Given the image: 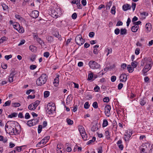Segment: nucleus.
Instances as JSON below:
<instances>
[{
  "label": "nucleus",
  "instance_id": "f257e3e1",
  "mask_svg": "<svg viewBox=\"0 0 153 153\" xmlns=\"http://www.w3.org/2000/svg\"><path fill=\"white\" fill-rule=\"evenodd\" d=\"M15 123L13 121L7 122L5 125L6 131L11 135L19 134L20 131L15 128Z\"/></svg>",
  "mask_w": 153,
  "mask_h": 153
},
{
  "label": "nucleus",
  "instance_id": "f03ea898",
  "mask_svg": "<svg viewBox=\"0 0 153 153\" xmlns=\"http://www.w3.org/2000/svg\"><path fill=\"white\" fill-rule=\"evenodd\" d=\"M152 64V59L150 58H145L142 59L141 62V65L142 66L145 65L142 71L144 74L151 69Z\"/></svg>",
  "mask_w": 153,
  "mask_h": 153
},
{
  "label": "nucleus",
  "instance_id": "7ed1b4c3",
  "mask_svg": "<svg viewBox=\"0 0 153 153\" xmlns=\"http://www.w3.org/2000/svg\"><path fill=\"white\" fill-rule=\"evenodd\" d=\"M48 79V76L45 74H42L37 79L36 81V84L38 85L41 86L46 82Z\"/></svg>",
  "mask_w": 153,
  "mask_h": 153
},
{
  "label": "nucleus",
  "instance_id": "20e7f679",
  "mask_svg": "<svg viewBox=\"0 0 153 153\" xmlns=\"http://www.w3.org/2000/svg\"><path fill=\"white\" fill-rule=\"evenodd\" d=\"M47 109L46 110L47 113L50 115L52 114L55 111V106L54 104H51L49 103L47 106Z\"/></svg>",
  "mask_w": 153,
  "mask_h": 153
},
{
  "label": "nucleus",
  "instance_id": "39448f33",
  "mask_svg": "<svg viewBox=\"0 0 153 153\" xmlns=\"http://www.w3.org/2000/svg\"><path fill=\"white\" fill-rule=\"evenodd\" d=\"M88 65L90 67L93 69H98L100 66V64H98L96 62L93 60L90 61L89 62Z\"/></svg>",
  "mask_w": 153,
  "mask_h": 153
},
{
  "label": "nucleus",
  "instance_id": "423d86ee",
  "mask_svg": "<svg viewBox=\"0 0 153 153\" xmlns=\"http://www.w3.org/2000/svg\"><path fill=\"white\" fill-rule=\"evenodd\" d=\"M75 41L79 45H82L85 42L84 40L82 39L81 35H79L76 37Z\"/></svg>",
  "mask_w": 153,
  "mask_h": 153
},
{
  "label": "nucleus",
  "instance_id": "0eeeda50",
  "mask_svg": "<svg viewBox=\"0 0 153 153\" xmlns=\"http://www.w3.org/2000/svg\"><path fill=\"white\" fill-rule=\"evenodd\" d=\"M14 28L17 30L20 33H23L24 32V30L22 27H21L19 25L16 23L14 22L13 24Z\"/></svg>",
  "mask_w": 153,
  "mask_h": 153
},
{
  "label": "nucleus",
  "instance_id": "6e6552de",
  "mask_svg": "<svg viewBox=\"0 0 153 153\" xmlns=\"http://www.w3.org/2000/svg\"><path fill=\"white\" fill-rule=\"evenodd\" d=\"M52 16L55 18L59 17L61 14V12L59 9H56L52 12Z\"/></svg>",
  "mask_w": 153,
  "mask_h": 153
},
{
  "label": "nucleus",
  "instance_id": "1a4fd4ad",
  "mask_svg": "<svg viewBox=\"0 0 153 153\" xmlns=\"http://www.w3.org/2000/svg\"><path fill=\"white\" fill-rule=\"evenodd\" d=\"M111 109V107L109 105H107L105 108V113L106 116L109 117L111 115L110 110Z\"/></svg>",
  "mask_w": 153,
  "mask_h": 153
},
{
  "label": "nucleus",
  "instance_id": "9d476101",
  "mask_svg": "<svg viewBox=\"0 0 153 153\" xmlns=\"http://www.w3.org/2000/svg\"><path fill=\"white\" fill-rule=\"evenodd\" d=\"M132 134L131 131L130 130H127L125 135V141L128 140Z\"/></svg>",
  "mask_w": 153,
  "mask_h": 153
},
{
  "label": "nucleus",
  "instance_id": "9b49d317",
  "mask_svg": "<svg viewBox=\"0 0 153 153\" xmlns=\"http://www.w3.org/2000/svg\"><path fill=\"white\" fill-rule=\"evenodd\" d=\"M127 75L125 74H123L121 75L120 77V81L121 82H125L127 80Z\"/></svg>",
  "mask_w": 153,
  "mask_h": 153
},
{
  "label": "nucleus",
  "instance_id": "f8f14e48",
  "mask_svg": "<svg viewBox=\"0 0 153 153\" xmlns=\"http://www.w3.org/2000/svg\"><path fill=\"white\" fill-rule=\"evenodd\" d=\"M39 15V12L37 10H34L31 13V16L34 18H37Z\"/></svg>",
  "mask_w": 153,
  "mask_h": 153
},
{
  "label": "nucleus",
  "instance_id": "ddd939ff",
  "mask_svg": "<svg viewBox=\"0 0 153 153\" xmlns=\"http://www.w3.org/2000/svg\"><path fill=\"white\" fill-rule=\"evenodd\" d=\"M59 75H57L56 76L55 78L54 79L53 84H54L55 86H57L59 82Z\"/></svg>",
  "mask_w": 153,
  "mask_h": 153
},
{
  "label": "nucleus",
  "instance_id": "4468645a",
  "mask_svg": "<svg viewBox=\"0 0 153 153\" xmlns=\"http://www.w3.org/2000/svg\"><path fill=\"white\" fill-rule=\"evenodd\" d=\"M145 27L147 33H148L150 31L152 27L151 24L149 23H146V25Z\"/></svg>",
  "mask_w": 153,
  "mask_h": 153
},
{
  "label": "nucleus",
  "instance_id": "2eb2a0df",
  "mask_svg": "<svg viewBox=\"0 0 153 153\" xmlns=\"http://www.w3.org/2000/svg\"><path fill=\"white\" fill-rule=\"evenodd\" d=\"M122 141L121 140H119L117 142V144L119 148L121 150H122L123 148V146L122 144Z\"/></svg>",
  "mask_w": 153,
  "mask_h": 153
},
{
  "label": "nucleus",
  "instance_id": "dca6fc26",
  "mask_svg": "<svg viewBox=\"0 0 153 153\" xmlns=\"http://www.w3.org/2000/svg\"><path fill=\"white\" fill-rule=\"evenodd\" d=\"M131 7L128 4H124L123 6V8L124 10L126 11L129 9H130Z\"/></svg>",
  "mask_w": 153,
  "mask_h": 153
},
{
  "label": "nucleus",
  "instance_id": "f3484780",
  "mask_svg": "<svg viewBox=\"0 0 153 153\" xmlns=\"http://www.w3.org/2000/svg\"><path fill=\"white\" fill-rule=\"evenodd\" d=\"M78 129L80 134L82 133L86 132L84 128L82 126H79Z\"/></svg>",
  "mask_w": 153,
  "mask_h": 153
},
{
  "label": "nucleus",
  "instance_id": "a211bd4d",
  "mask_svg": "<svg viewBox=\"0 0 153 153\" xmlns=\"http://www.w3.org/2000/svg\"><path fill=\"white\" fill-rule=\"evenodd\" d=\"M50 139V136H47V137H45L43 139H42L41 141L42 143H44V144H45L48 141V140Z\"/></svg>",
  "mask_w": 153,
  "mask_h": 153
},
{
  "label": "nucleus",
  "instance_id": "6ab92c4d",
  "mask_svg": "<svg viewBox=\"0 0 153 153\" xmlns=\"http://www.w3.org/2000/svg\"><path fill=\"white\" fill-rule=\"evenodd\" d=\"M138 28L139 26H135V25H134V26L132 27L131 28V30L134 32H136L137 31Z\"/></svg>",
  "mask_w": 153,
  "mask_h": 153
},
{
  "label": "nucleus",
  "instance_id": "aec40b11",
  "mask_svg": "<svg viewBox=\"0 0 153 153\" xmlns=\"http://www.w3.org/2000/svg\"><path fill=\"white\" fill-rule=\"evenodd\" d=\"M29 49L32 52H34L36 51V47L33 45H31L29 46Z\"/></svg>",
  "mask_w": 153,
  "mask_h": 153
},
{
  "label": "nucleus",
  "instance_id": "412c9836",
  "mask_svg": "<svg viewBox=\"0 0 153 153\" xmlns=\"http://www.w3.org/2000/svg\"><path fill=\"white\" fill-rule=\"evenodd\" d=\"M80 134L84 140H87V135L86 132L82 133Z\"/></svg>",
  "mask_w": 153,
  "mask_h": 153
},
{
  "label": "nucleus",
  "instance_id": "4be33fe9",
  "mask_svg": "<svg viewBox=\"0 0 153 153\" xmlns=\"http://www.w3.org/2000/svg\"><path fill=\"white\" fill-rule=\"evenodd\" d=\"M40 103V101L39 100L36 101L33 103H32L33 105V107H34L35 109L36 108V107Z\"/></svg>",
  "mask_w": 153,
  "mask_h": 153
},
{
  "label": "nucleus",
  "instance_id": "5701e85b",
  "mask_svg": "<svg viewBox=\"0 0 153 153\" xmlns=\"http://www.w3.org/2000/svg\"><path fill=\"white\" fill-rule=\"evenodd\" d=\"M27 125L29 126H32L35 125V123H33L31 120H28L27 123Z\"/></svg>",
  "mask_w": 153,
  "mask_h": 153
},
{
  "label": "nucleus",
  "instance_id": "b1692460",
  "mask_svg": "<svg viewBox=\"0 0 153 153\" xmlns=\"http://www.w3.org/2000/svg\"><path fill=\"white\" fill-rule=\"evenodd\" d=\"M20 105V104L18 102H13L12 103V106L14 107H19Z\"/></svg>",
  "mask_w": 153,
  "mask_h": 153
},
{
  "label": "nucleus",
  "instance_id": "393cba45",
  "mask_svg": "<svg viewBox=\"0 0 153 153\" xmlns=\"http://www.w3.org/2000/svg\"><path fill=\"white\" fill-rule=\"evenodd\" d=\"M138 63L135 61H133L131 63V65L133 68H135L138 65Z\"/></svg>",
  "mask_w": 153,
  "mask_h": 153
},
{
  "label": "nucleus",
  "instance_id": "a878e982",
  "mask_svg": "<svg viewBox=\"0 0 153 153\" xmlns=\"http://www.w3.org/2000/svg\"><path fill=\"white\" fill-rule=\"evenodd\" d=\"M126 30V29H120V34L122 35H125L127 33Z\"/></svg>",
  "mask_w": 153,
  "mask_h": 153
},
{
  "label": "nucleus",
  "instance_id": "bb28decb",
  "mask_svg": "<svg viewBox=\"0 0 153 153\" xmlns=\"http://www.w3.org/2000/svg\"><path fill=\"white\" fill-rule=\"evenodd\" d=\"M45 144H44V143L42 142V141H41L40 142H39L36 145V146L37 147H43V146Z\"/></svg>",
  "mask_w": 153,
  "mask_h": 153
},
{
  "label": "nucleus",
  "instance_id": "cd10ccee",
  "mask_svg": "<svg viewBox=\"0 0 153 153\" xmlns=\"http://www.w3.org/2000/svg\"><path fill=\"white\" fill-rule=\"evenodd\" d=\"M146 103V99H141L140 100V104L141 105H144Z\"/></svg>",
  "mask_w": 153,
  "mask_h": 153
},
{
  "label": "nucleus",
  "instance_id": "c85d7f7f",
  "mask_svg": "<svg viewBox=\"0 0 153 153\" xmlns=\"http://www.w3.org/2000/svg\"><path fill=\"white\" fill-rule=\"evenodd\" d=\"M54 36L58 38V39L60 40H62V38H61V36L60 35H59L58 32H56L54 34Z\"/></svg>",
  "mask_w": 153,
  "mask_h": 153
},
{
  "label": "nucleus",
  "instance_id": "c756f323",
  "mask_svg": "<svg viewBox=\"0 0 153 153\" xmlns=\"http://www.w3.org/2000/svg\"><path fill=\"white\" fill-rule=\"evenodd\" d=\"M105 135L106 137V138L109 139L110 137V135L109 132L108 130H106L105 131Z\"/></svg>",
  "mask_w": 153,
  "mask_h": 153
},
{
  "label": "nucleus",
  "instance_id": "7c9ffc66",
  "mask_svg": "<svg viewBox=\"0 0 153 153\" xmlns=\"http://www.w3.org/2000/svg\"><path fill=\"white\" fill-rule=\"evenodd\" d=\"M115 6H113L111 8V13L114 15L116 13V11H115Z\"/></svg>",
  "mask_w": 153,
  "mask_h": 153
},
{
  "label": "nucleus",
  "instance_id": "2f4dec72",
  "mask_svg": "<svg viewBox=\"0 0 153 153\" xmlns=\"http://www.w3.org/2000/svg\"><path fill=\"white\" fill-rule=\"evenodd\" d=\"M140 15L142 16V17L145 18V17L148 15V13L145 12H144L143 13H140Z\"/></svg>",
  "mask_w": 153,
  "mask_h": 153
},
{
  "label": "nucleus",
  "instance_id": "473e14b6",
  "mask_svg": "<svg viewBox=\"0 0 153 153\" xmlns=\"http://www.w3.org/2000/svg\"><path fill=\"white\" fill-rule=\"evenodd\" d=\"M127 68L128 71L129 72H132L134 71V68L133 67H131L130 65H128Z\"/></svg>",
  "mask_w": 153,
  "mask_h": 153
},
{
  "label": "nucleus",
  "instance_id": "72a5a7b5",
  "mask_svg": "<svg viewBox=\"0 0 153 153\" xmlns=\"http://www.w3.org/2000/svg\"><path fill=\"white\" fill-rule=\"evenodd\" d=\"M44 97H45L47 98L50 95V92L48 91H46L44 93Z\"/></svg>",
  "mask_w": 153,
  "mask_h": 153
},
{
  "label": "nucleus",
  "instance_id": "f704fd0d",
  "mask_svg": "<svg viewBox=\"0 0 153 153\" xmlns=\"http://www.w3.org/2000/svg\"><path fill=\"white\" fill-rule=\"evenodd\" d=\"M13 74H11L9 76V81L11 82L13 81Z\"/></svg>",
  "mask_w": 153,
  "mask_h": 153
},
{
  "label": "nucleus",
  "instance_id": "c9c22d12",
  "mask_svg": "<svg viewBox=\"0 0 153 153\" xmlns=\"http://www.w3.org/2000/svg\"><path fill=\"white\" fill-rule=\"evenodd\" d=\"M111 4H112V3H111V1H109L107 3V5H106V10H107L108 9H109L110 8L111 5Z\"/></svg>",
  "mask_w": 153,
  "mask_h": 153
},
{
  "label": "nucleus",
  "instance_id": "e433bc0d",
  "mask_svg": "<svg viewBox=\"0 0 153 153\" xmlns=\"http://www.w3.org/2000/svg\"><path fill=\"white\" fill-rule=\"evenodd\" d=\"M108 123L107 120H104L102 123V126L103 127H105L106 126L108 125Z\"/></svg>",
  "mask_w": 153,
  "mask_h": 153
},
{
  "label": "nucleus",
  "instance_id": "4c0bfd02",
  "mask_svg": "<svg viewBox=\"0 0 153 153\" xmlns=\"http://www.w3.org/2000/svg\"><path fill=\"white\" fill-rule=\"evenodd\" d=\"M11 101L10 100H8L5 102L4 104L3 105V106H9L10 105Z\"/></svg>",
  "mask_w": 153,
  "mask_h": 153
},
{
  "label": "nucleus",
  "instance_id": "58836bf2",
  "mask_svg": "<svg viewBox=\"0 0 153 153\" xmlns=\"http://www.w3.org/2000/svg\"><path fill=\"white\" fill-rule=\"evenodd\" d=\"M67 122L68 124L70 125H72L73 123V121L72 120L68 119H67Z\"/></svg>",
  "mask_w": 153,
  "mask_h": 153
},
{
  "label": "nucleus",
  "instance_id": "ea45409f",
  "mask_svg": "<svg viewBox=\"0 0 153 153\" xmlns=\"http://www.w3.org/2000/svg\"><path fill=\"white\" fill-rule=\"evenodd\" d=\"M96 140V138L95 137H93L92 139L91 140H90L88 141L87 143V144H89L90 143H91L92 142H94Z\"/></svg>",
  "mask_w": 153,
  "mask_h": 153
},
{
  "label": "nucleus",
  "instance_id": "a19ab883",
  "mask_svg": "<svg viewBox=\"0 0 153 153\" xmlns=\"http://www.w3.org/2000/svg\"><path fill=\"white\" fill-rule=\"evenodd\" d=\"M35 36L37 38L36 40L38 41V42H39L40 44L42 45L43 43L42 41L41 40V39L40 38H38L37 36L35 35Z\"/></svg>",
  "mask_w": 153,
  "mask_h": 153
},
{
  "label": "nucleus",
  "instance_id": "79ce46f5",
  "mask_svg": "<svg viewBox=\"0 0 153 153\" xmlns=\"http://www.w3.org/2000/svg\"><path fill=\"white\" fill-rule=\"evenodd\" d=\"M42 127L41 125H39L38 128V131L39 134L41 133L42 131Z\"/></svg>",
  "mask_w": 153,
  "mask_h": 153
},
{
  "label": "nucleus",
  "instance_id": "37998d69",
  "mask_svg": "<svg viewBox=\"0 0 153 153\" xmlns=\"http://www.w3.org/2000/svg\"><path fill=\"white\" fill-rule=\"evenodd\" d=\"M93 77V75L92 74H90L88 75V76L87 79L88 80L92 79Z\"/></svg>",
  "mask_w": 153,
  "mask_h": 153
},
{
  "label": "nucleus",
  "instance_id": "c03bdc74",
  "mask_svg": "<svg viewBox=\"0 0 153 153\" xmlns=\"http://www.w3.org/2000/svg\"><path fill=\"white\" fill-rule=\"evenodd\" d=\"M92 106L94 108H97L98 107L97 102H94L93 103Z\"/></svg>",
  "mask_w": 153,
  "mask_h": 153
},
{
  "label": "nucleus",
  "instance_id": "a18cd8bd",
  "mask_svg": "<svg viewBox=\"0 0 153 153\" xmlns=\"http://www.w3.org/2000/svg\"><path fill=\"white\" fill-rule=\"evenodd\" d=\"M33 105L32 104L28 106V108L30 110H35V108H34Z\"/></svg>",
  "mask_w": 153,
  "mask_h": 153
},
{
  "label": "nucleus",
  "instance_id": "49530a36",
  "mask_svg": "<svg viewBox=\"0 0 153 153\" xmlns=\"http://www.w3.org/2000/svg\"><path fill=\"white\" fill-rule=\"evenodd\" d=\"M31 120L32 121L33 123V122L34 123H35V125L37 123L39 122V120L37 119H33Z\"/></svg>",
  "mask_w": 153,
  "mask_h": 153
},
{
  "label": "nucleus",
  "instance_id": "de8ad7c7",
  "mask_svg": "<svg viewBox=\"0 0 153 153\" xmlns=\"http://www.w3.org/2000/svg\"><path fill=\"white\" fill-rule=\"evenodd\" d=\"M90 105L89 104V103L88 102H86L84 105V108L86 109H88L89 108V107Z\"/></svg>",
  "mask_w": 153,
  "mask_h": 153
},
{
  "label": "nucleus",
  "instance_id": "09e8293b",
  "mask_svg": "<svg viewBox=\"0 0 153 153\" xmlns=\"http://www.w3.org/2000/svg\"><path fill=\"white\" fill-rule=\"evenodd\" d=\"M36 68V66L35 65H32L30 66V69L33 70L35 69Z\"/></svg>",
  "mask_w": 153,
  "mask_h": 153
},
{
  "label": "nucleus",
  "instance_id": "8fccbe9b",
  "mask_svg": "<svg viewBox=\"0 0 153 153\" xmlns=\"http://www.w3.org/2000/svg\"><path fill=\"white\" fill-rule=\"evenodd\" d=\"M100 90V88L99 86H97L94 88V90L95 92H99Z\"/></svg>",
  "mask_w": 153,
  "mask_h": 153
},
{
  "label": "nucleus",
  "instance_id": "3c124183",
  "mask_svg": "<svg viewBox=\"0 0 153 153\" xmlns=\"http://www.w3.org/2000/svg\"><path fill=\"white\" fill-rule=\"evenodd\" d=\"M7 40V38L5 37H2L0 39V43H2L4 42L5 41Z\"/></svg>",
  "mask_w": 153,
  "mask_h": 153
},
{
  "label": "nucleus",
  "instance_id": "603ef678",
  "mask_svg": "<svg viewBox=\"0 0 153 153\" xmlns=\"http://www.w3.org/2000/svg\"><path fill=\"white\" fill-rule=\"evenodd\" d=\"M17 115V113H14L12 114H11L9 115V117L10 118H12L13 117H16Z\"/></svg>",
  "mask_w": 153,
  "mask_h": 153
},
{
  "label": "nucleus",
  "instance_id": "864d4df0",
  "mask_svg": "<svg viewBox=\"0 0 153 153\" xmlns=\"http://www.w3.org/2000/svg\"><path fill=\"white\" fill-rule=\"evenodd\" d=\"M116 79V77L115 76H113L111 77V80L112 82H114Z\"/></svg>",
  "mask_w": 153,
  "mask_h": 153
},
{
  "label": "nucleus",
  "instance_id": "5fc2aeb1",
  "mask_svg": "<svg viewBox=\"0 0 153 153\" xmlns=\"http://www.w3.org/2000/svg\"><path fill=\"white\" fill-rule=\"evenodd\" d=\"M120 32V30L119 29L117 28L114 30V33L116 35H118Z\"/></svg>",
  "mask_w": 153,
  "mask_h": 153
},
{
  "label": "nucleus",
  "instance_id": "6e6d98bb",
  "mask_svg": "<svg viewBox=\"0 0 153 153\" xmlns=\"http://www.w3.org/2000/svg\"><path fill=\"white\" fill-rule=\"evenodd\" d=\"M109 101V99L108 97H105L103 99V101L104 102H108Z\"/></svg>",
  "mask_w": 153,
  "mask_h": 153
},
{
  "label": "nucleus",
  "instance_id": "4d7b16f0",
  "mask_svg": "<svg viewBox=\"0 0 153 153\" xmlns=\"http://www.w3.org/2000/svg\"><path fill=\"white\" fill-rule=\"evenodd\" d=\"M71 17L73 19H75L77 17V14L76 13H74L72 15Z\"/></svg>",
  "mask_w": 153,
  "mask_h": 153
},
{
  "label": "nucleus",
  "instance_id": "13d9d810",
  "mask_svg": "<svg viewBox=\"0 0 153 153\" xmlns=\"http://www.w3.org/2000/svg\"><path fill=\"white\" fill-rule=\"evenodd\" d=\"M98 129V128L96 126H93L91 128V131H93L97 130Z\"/></svg>",
  "mask_w": 153,
  "mask_h": 153
},
{
  "label": "nucleus",
  "instance_id": "bf43d9fd",
  "mask_svg": "<svg viewBox=\"0 0 153 153\" xmlns=\"http://www.w3.org/2000/svg\"><path fill=\"white\" fill-rule=\"evenodd\" d=\"M123 87V84L122 83H120L118 85V88L119 90L121 89Z\"/></svg>",
  "mask_w": 153,
  "mask_h": 153
},
{
  "label": "nucleus",
  "instance_id": "052dcab7",
  "mask_svg": "<svg viewBox=\"0 0 153 153\" xmlns=\"http://www.w3.org/2000/svg\"><path fill=\"white\" fill-rule=\"evenodd\" d=\"M30 117V116L28 113H26L25 116V118L26 119H29Z\"/></svg>",
  "mask_w": 153,
  "mask_h": 153
},
{
  "label": "nucleus",
  "instance_id": "680f3d73",
  "mask_svg": "<svg viewBox=\"0 0 153 153\" xmlns=\"http://www.w3.org/2000/svg\"><path fill=\"white\" fill-rule=\"evenodd\" d=\"M140 49L139 48H137L135 51V53L137 55H138L140 53Z\"/></svg>",
  "mask_w": 153,
  "mask_h": 153
},
{
  "label": "nucleus",
  "instance_id": "e2e57ef3",
  "mask_svg": "<svg viewBox=\"0 0 153 153\" xmlns=\"http://www.w3.org/2000/svg\"><path fill=\"white\" fill-rule=\"evenodd\" d=\"M49 56V53L48 52H45L44 53V56L46 58H48Z\"/></svg>",
  "mask_w": 153,
  "mask_h": 153
},
{
  "label": "nucleus",
  "instance_id": "0e129e2a",
  "mask_svg": "<svg viewBox=\"0 0 153 153\" xmlns=\"http://www.w3.org/2000/svg\"><path fill=\"white\" fill-rule=\"evenodd\" d=\"M1 65L2 68L3 69H6L7 68V65L6 64L3 63V64H1Z\"/></svg>",
  "mask_w": 153,
  "mask_h": 153
},
{
  "label": "nucleus",
  "instance_id": "69168bd1",
  "mask_svg": "<svg viewBox=\"0 0 153 153\" xmlns=\"http://www.w3.org/2000/svg\"><path fill=\"white\" fill-rule=\"evenodd\" d=\"M141 23V22L140 21H138L137 22H134L133 24L135 26H138V25L140 24Z\"/></svg>",
  "mask_w": 153,
  "mask_h": 153
},
{
  "label": "nucleus",
  "instance_id": "338daca9",
  "mask_svg": "<svg viewBox=\"0 0 153 153\" xmlns=\"http://www.w3.org/2000/svg\"><path fill=\"white\" fill-rule=\"evenodd\" d=\"M94 35V33L93 32H91L89 33V36L90 37L92 38L93 37Z\"/></svg>",
  "mask_w": 153,
  "mask_h": 153
},
{
  "label": "nucleus",
  "instance_id": "774afa93",
  "mask_svg": "<svg viewBox=\"0 0 153 153\" xmlns=\"http://www.w3.org/2000/svg\"><path fill=\"white\" fill-rule=\"evenodd\" d=\"M136 6V4L135 3H133L131 5V7L132 8L133 11L135 10Z\"/></svg>",
  "mask_w": 153,
  "mask_h": 153
}]
</instances>
